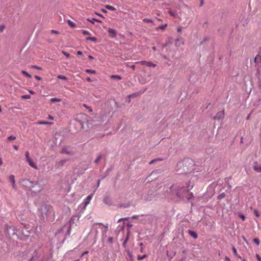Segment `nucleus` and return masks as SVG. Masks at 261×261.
<instances>
[{
	"instance_id": "1",
	"label": "nucleus",
	"mask_w": 261,
	"mask_h": 261,
	"mask_svg": "<svg viewBox=\"0 0 261 261\" xmlns=\"http://www.w3.org/2000/svg\"><path fill=\"white\" fill-rule=\"evenodd\" d=\"M21 185L25 188L31 189L35 185H37V183H35L28 179H23L21 181Z\"/></svg>"
},
{
	"instance_id": "2",
	"label": "nucleus",
	"mask_w": 261,
	"mask_h": 261,
	"mask_svg": "<svg viewBox=\"0 0 261 261\" xmlns=\"http://www.w3.org/2000/svg\"><path fill=\"white\" fill-rule=\"evenodd\" d=\"M136 64H140L142 65H146L148 67H155L156 66V64H155L151 62H148V61H139V62H136Z\"/></svg>"
},
{
	"instance_id": "3",
	"label": "nucleus",
	"mask_w": 261,
	"mask_h": 261,
	"mask_svg": "<svg viewBox=\"0 0 261 261\" xmlns=\"http://www.w3.org/2000/svg\"><path fill=\"white\" fill-rule=\"evenodd\" d=\"M224 110H222V111L218 112L214 118V119H217L218 120H222L224 118Z\"/></svg>"
},
{
	"instance_id": "4",
	"label": "nucleus",
	"mask_w": 261,
	"mask_h": 261,
	"mask_svg": "<svg viewBox=\"0 0 261 261\" xmlns=\"http://www.w3.org/2000/svg\"><path fill=\"white\" fill-rule=\"evenodd\" d=\"M103 202L105 204H106L107 205H111L113 204V202H112V199L108 196H107L105 197V198H104V199L103 200Z\"/></svg>"
},
{
	"instance_id": "5",
	"label": "nucleus",
	"mask_w": 261,
	"mask_h": 261,
	"mask_svg": "<svg viewBox=\"0 0 261 261\" xmlns=\"http://www.w3.org/2000/svg\"><path fill=\"white\" fill-rule=\"evenodd\" d=\"M108 31L110 37L115 38L116 36V32L115 30L109 28Z\"/></svg>"
},
{
	"instance_id": "6",
	"label": "nucleus",
	"mask_w": 261,
	"mask_h": 261,
	"mask_svg": "<svg viewBox=\"0 0 261 261\" xmlns=\"http://www.w3.org/2000/svg\"><path fill=\"white\" fill-rule=\"evenodd\" d=\"M253 169L257 172H261V165L257 162L254 163Z\"/></svg>"
},
{
	"instance_id": "7",
	"label": "nucleus",
	"mask_w": 261,
	"mask_h": 261,
	"mask_svg": "<svg viewBox=\"0 0 261 261\" xmlns=\"http://www.w3.org/2000/svg\"><path fill=\"white\" fill-rule=\"evenodd\" d=\"M92 196L93 195H90L87 197L86 201L84 202V205L83 207L84 209H85L87 205L90 203V201L91 200Z\"/></svg>"
},
{
	"instance_id": "8",
	"label": "nucleus",
	"mask_w": 261,
	"mask_h": 261,
	"mask_svg": "<svg viewBox=\"0 0 261 261\" xmlns=\"http://www.w3.org/2000/svg\"><path fill=\"white\" fill-rule=\"evenodd\" d=\"M67 161V159L62 160L56 164V166H57V167H61L63 166Z\"/></svg>"
},
{
	"instance_id": "9",
	"label": "nucleus",
	"mask_w": 261,
	"mask_h": 261,
	"mask_svg": "<svg viewBox=\"0 0 261 261\" xmlns=\"http://www.w3.org/2000/svg\"><path fill=\"white\" fill-rule=\"evenodd\" d=\"M29 164V165L32 167V168L37 169V167L36 164L33 162L32 159L31 158L27 161Z\"/></svg>"
},
{
	"instance_id": "10",
	"label": "nucleus",
	"mask_w": 261,
	"mask_h": 261,
	"mask_svg": "<svg viewBox=\"0 0 261 261\" xmlns=\"http://www.w3.org/2000/svg\"><path fill=\"white\" fill-rule=\"evenodd\" d=\"M98 225L100 226H102L105 228V229L103 231V233H106L108 228V224H107L106 225H103L102 223H95L93 225V227H95V225Z\"/></svg>"
},
{
	"instance_id": "11",
	"label": "nucleus",
	"mask_w": 261,
	"mask_h": 261,
	"mask_svg": "<svg viewBox=\"0 0 261 261\" xmlns=\"http://www.w3.org/2000/svg\"><path fill=\"white\" fill-rule=\"evenodd\" d=\"M61 153L65 154H72V152L71 151H69L68 148L67 147H64L62 148Z\"/></svg>"
},
{
	"instance_id": "12",
	"label": "nucleus",
	"mask_w": 261,
	"mask_h": 261,
	"mask_svg": "<svg viewBox=\"0 0 261 261\" xmlns=\"http://www.w3.org/2000/svg\"><path fill=\"white\" fill-rule=\"evenodd\" d=\"M87 21H88L89 22L92 23H94V22L95 21H97V22H101L102 21L99 19H96V18H87Z\"/></svg>"
},
{
	"instance_id": "13",
	"label": "nucleus",
	"mask_w": 261,
	"mask_h": 261,
	"mask_svg": "<svg viewBox=\"0 0 261 261\" xmlns=\"http://www.w3.org/2000/svg\"><path fill=\"white\" fill-rule=\"evenodd\" d=\"M189 234L192 237H193V238L194 239H197V233L194 231H192V230H189Z\"/></svg>"
},
{
	"instance_id": "14",
	"label": "nucleus",
	"mask_w": 261,
	"mask_h": 261,
	"mask_svg": "<svg viewBox=\"0 0 261 261\" xmlns=\"http://www.w3.org/2000/svg\"><path fill=\"white\" fill-rule=\"evenodd\" d=\"M184 44V42L183 41H182L181 40H179V39H176L175 40V45L176 46H180L181 45H183Z\"/></svg>"
},
{
	"instance_id": "15",
	"label": "nucleus",
	"mask_w": 261,
	"mask_h": 261,
	"mask_svg": "<svg viewBox=\"0 0 261 261\" xmlns=\"http://www.w3.org/2000/svg\"><path fill=\"white\" fill-rule=\"evenodd\" d=\"M167 24H165L164 25H160L158 28H156V30H157V31L159 30H164L165 29V28L167 27Z\"/></svg>"
},
{
	"instance_id": "16",
	"label": "nucleus",
	"mask_w": 261,
	"mask_h": 261,
	"mask_svg": "<svg viewBox=\"0 0 261 261\" xmlns=\"http://www.w3.org/2000/svg\"><path fill=\"white\" fill-rule=\"evenodd\" d=\"M111 78L113 79H116L118 80H120L122 79V77L121 76L118 75H112L111 76Z\"/></svg>"
},
{
	"instance_id": "17",
	"label": "nucleus",
	"mask_w": 261,
	"mask_h": 261,
	"mask_svg": "<svg viewBox=\"0 0 261 261\" xmlns=\"http://www.w3.org/2000/svg\"><path fill=\"white\" fill-rule=\"evenodd\" d=\"M37 124H45V125L49 124V125H51V124H53V123L52 122H46V121H40L38 122Z\"/></svg>"
},
{
	"instance_id": "18",
	"label": "nucleus",
	"mask_w": 261,
	"mask_h": 261,
	"mask_svg": "<svg viewBox=\"0 0 261 261\" xmlns=\"http://www.w3.org/2000/svg\"><path fill=\"white\" fill-rule=\"evenodd\" d=\"M106 8L109 10H111V11H115L116 10V8H114V7L112 6H110V5H106L105 6Z\"/></svg>"
},
{
	"instance_id": "19",
	"label": "nucleus",
	"mask_w": 261,
	"mask_h": 261,
	"mask_svg": "<svg viewBox=\"0 0 261 261\" xmlns=\"http://www.w3.org/2000/svg\"><path fill=\"white\" fill-rule=\"evenodd\" d=\"M21 73L23 75H25L26 77L28 78H31L32 77L31 75L28 73L27 71L24 70L21 71Z\"/></svg>"
},
{
	"instance_id": "20",
	"label": "nucleus",
	"mask_w": 261,
	"mask_h": 261,
	"mask_svg": "<svg viewBox=\"0 0 261 261\" xmlns=\"http://www.w3.org/2000/svg\"><path fill=\"white\" fill-rule=\"evenodd\" d=\"M67 23L72 28H74L75 26V23L70 20H67Z\"/></svg>"
},
{
	"instance_id": "21",
	"label": "nucleus",
	"mask_w": 261,
	"mask_h": 261,
	"mask_svg": "<svg viewBox=\"0 0 261 261\" xmlns=\"http://www.w3.org/2000/svg\"><path fill=\"white\" fill-rule=\"evenodd\" d=\"M9 179L10 180V181L12 184V183H14V182L15 181V177L14 175H11L9 176Z\"/></svg>"
},
{
	"instance_id": "22",
	"label": "nucleus",
	"mask_w": 261,
	"mask_h": 261,
	"mask_svg": "<svg viewBox=\"0 0 261 261\" xmlns=\"http://www.w3.org/2000/svg\"><path fill=\"white\" fill-rule=\"evenodd\" d=\"M61 99L57 98H53L50 99V101L51 102H60L61 101Z\"/></svg>"
},
{
	"instance_id": "23",
	"label": "nucleus",
	"mask_w": 261,
	"mask_h": 261,
	"mask_svg": "<svg viewBox=\"0 0 261 261\" xmlns=\"http://www.w3.org/2000/svg\"><path fill=\"white\" fill-rule=\"evenodd\" d=\"M85 71L88 73H91V74H95L96 73V71L94 70H92V69H86L85 70Z\"/></svg>"
},
{
	"instance_id": "24",
	"label": "nucleus",
	"mask_w": 261,
	"mask_h": 261,
	"mask_svg": "<svg viewBox=\"0 0 261 261\" xmlns=\"http://www.w3.org/2000/svg\"><path fill=\"white\" fill-rule=\"evenodd\" d=\"M87 40H90L93 42H96L97 41V39L95 37H88L87 38Z\"/></svg>"
},
{
	"instance_id": "25",
	"label": "nucleus",
	"mask_w": 261,
	"mask_h": 261,
	"mask_svg": "<svg viewBox=\"0 0 261 261\" xmlns=\"http://www.w3.org/2000/svg\"><path fill=\"white\" fill-rule=\"evenodd\" d=\"M57 77L59 79H61V80H67V78L65 76L62 75H58L57 76Z\"/></svg>"
},
{
	"instance_id": "26",
	"label": "nucleus",
	"mask_w": 261,
	"mask_h": 261,
	"mask_svg": "<svg viewBox=\"0 0 261 261\" xmlns=\"http://www.w3.org/2000/svg\"><path fill=\"white\" fill-rule=\"evenodd\" d=\"M143 21L147 23H153V20L151 19L144 18Z\"/></svg>"
},
{
	"instance_id": "27",
	"label": "nucleus",
	"mask_w": 261,
	"mask_h": 261,
	"mask_svg": "<svg viewBox=\"0 0 261 261\" xmlns=\"http://www.w3.org/2000/svg\"><path fill=\"white\" fill-rule=\"evenodd\" d=\"M254 243H255L257 246L259 245L260 241L258 238H254L253 240Z\"/></svg>"
},
{
	"instance_id": "28",
	"label": "nucleus",
	"mask_w": 261,
	"mask_h": 261,
	"mask_svg": "<svg viewBox=\"0 0 261 261\" xmlns=\"http://www.w3.org/2000/svg\"><path fill=\"white\" fill-rule=\"evenodd\" d=\"M83 106L84 107H85V108H86L87 110H88V111L90 112H92L93 111H92V109L91 107L88 106L87 105H86V104H84L83 105Z\"/></svg>"
},
{
	"instance_id": "29",
	"label": "nucleus",
	"mask_w": 261,
	"mask_h": 261,
	"mask_svg": "<svg viewBox=\"0 0 261 261\" xmlns=\"http://www.w3.org/2000/svg\"><path fill=\"white\" fill-rule=\"evenodd\" d=\"M25 156L27 161L31 159V158L30 157V153L29 151H27L25 152Z\"/></svg>"
},
{
	"instance_id": "30",
	"label": "nucleus",
	"mask_w": 261,
	"mask_h": 261,
	"mask_svg": "<svg viewBox=\"0 0 261 261\" xmlns=\"http://www.w3.org/2000/svg\"><path fill=\"white\" fill-rule=\"evenodd\" d=\"M225 196V194L224 193H221V194H220L218 196V199H221L223 198H224Z\"/></svg>"
},
{
	"instance_id": "31",
	"label": "nucleus",
	"mask_w": 261,
	"mask_h": 261,
	"mask_svg": "<svg viewBox=\"0 0 261 261\" xmlns=\"http://www.w3.org/2000/svg\"><path fill=\"white\" fill-rule=\"evenodd\" d=\"M31 98V96L30 95H24L21 96V98L27 99H30Z\"/></svg>"
},
{
	"instance_id": "32",
	"label": "nucleus",
	"mask_w": 261,
	"mask_h": 261,
	"mask_svg": "<svg viewBox=\"0 0 261 261\" xmlns=\"http://www.w3.org/2000/svg\"><path fill=\"white\" fill-rule=\"evenodd\" d=\"M31 68H34V69H37V70H42V68L40 67H39V66H36V65H32L31 66Z\"/></svg>"
},
{
	"instance_id": "33",
	"label": "nucleus",
	"mask_w": 261,
	"mask_h": 261,
	"mask_svg": "<svg viewBox=\"0 0 261 261\" xmlns=\"http://www.w3.org/2000/svg\"><path fill=\"white\" fill-rule=\"evenodd\" d=\"M101 158V155H99V156L96 158V159L95 160V162H95L96 164H97V163L99 162V161L100 160Z\"/></svg>"
},
{
	"instance_id": "34",
	"label": "nucleus",
	"mask_w": 261,
	"mask_h": 261,
	"mask_svg": "<svg viewBox=\"0 0 261 261\" xmlns=\"http://www.w3.org/2000/svg\"><path fill=\"white\" fill-rule=\"evenodd\" d=\"M145 257H146V255H144L143 256H138V257H137V259L138 260H140L143 259Z\"/></svg>"
},
{
	"instance_id": "35",
	"label": "nucleus",
	"mask_w": 261,
	"mask_h": 261,
	"mask_svg": "<svg viewBox=\"0 0 261 261\" xmlns=\"http://www.w3.org/2000/svg\"><path fill=\"white\" fill-rule=\"evenodd\" d=\"M82 33L84 35H89L90 34L88 31L85 30H83Z\"/></svg>"
},
{
	"instance_id": "36",
	"label": "nucleus",
	"mask_w": 261,
	"mask_h": 261,
	"mask_svg": "<svg viewBox=\"0 0 261 261\" xmlns=\"http://www.w3.org/2000/svg\"><path fill=\"white\" fill-rule=\"evenodd\" d=\"M62 53L67 58L69 57V56H70V55L68 53H66V51H65L64 50L62 51Z\"/></svg>"
},
{
	"instance_id": "37",
	"label": "nucleus",
	"mask_w": 261,
	"mask_h": 261,
	"mask_svg": "<svg viewBox=\"0 0 261 261\" xmlns=\"http://www.w3.org/2000/svg\"><path fill=\"white\" fill-rule=\"evenodd\" d=\"M16 139V137L13 136H10L8 138V140H14Z\"/></svg>"
},
{
	"instance_id": "38",
	"label": "nucleus",
	"mask_w": 261,
	"mask_h": 261,
	"mask_svg": "<svg viewBox=\"0 0 261 261\" xmlns=\"http://www.w3.org/2000/svg\"><path fill=\"white\" fill-rule=\"evenodd\" d=\"M5 28L4 25H0V32H3Z\"/></svg>"
},
{
	"instance_id": "39",
	"label": "nucleus",
	"mask_w": 261,
	"mask_h": 261,
	"mask_svg": "<svg viewBox=\"0 0 261 261\" xmlns=\"http://www.w3.org/2000/svg\"><path fill=\"white\" fill-rule=\"evenodd\" d=\"M232 251H233L234 255H236V256H238L237 251V250L235 248V247H232Z\"/></svg>"
},
{
	"instance_id": "40",
	"label": "nucleus",
	"mask_w": 261,
	"mask_h": 261,
	"mask_svg": "<svg viewBox=\"0 0 261 261\" xmlns=\"http://www.w3.org/2000/svg\"><path fill=\"white\" fill-rule=\"evenodd\" d=\"M108 241L110 243L112 244L113 242V238L112 237H109L108 239Z\"/></svg>"
},
{
	"instance_id": "41",
	"label": "nucleus",
	"mask_w": 261,
	"mask_h": 261,
	"mask_svg": "<svg viewBox=\"0 0 261 261\" xmlns=\"http://www.w3.org/2000/svg\"><path fill=\"white\" fill-rule=\"evenodd\" d=\"M256 258L258 261H261V257L258 254H256Z\"/></svg>"
},
{
	"instance_id": "42",
	"label": "nucleus",
	"mask_w": 261,
	"mask_h": 261,
	"mask_svg": "<svg viewBox=\"0 0 261 261\" xmlns=\"http://www.w3.org/2000/svg\"><path fill=\"white\" fill-rule=\"evenodd\" d=\"M51 32L53 34H59V32L58 31H56V30H53L51 31Z\"/></svg>"
},
{
	"instance_id": "43",
	"label": "nucleus",
	"mask_w": 261,
	"mask_h": 261,
	"mask_svg": "<svg viewBox=\"0 0 261 261\" xmlns=\"http://www.w3.org/2000/svg\"><path fill=\"white\" fill-rule=\"evenodd\" d=\"M189 195H189V197H187V198H188V199H190V198H191V197H193V193H190L189 194Z\"/></svg>"
},
{
	"instance_id": "44",
	"label": "nucleus",
	"mask_w": 261,
	"mask_h": 261,
	"mask_svg": "<svg viewBox=\"0 0 261 261\" xmlns=\"http://www.w3.org/2000/svg\"><path fill=\"white\" fill-rule=\"evenodd\" d=\"M181 30H182V27L181 26H179L178 27L177 31L178 32H180L181 31Z\"/></svg>"
},
{
	"instance_id": "45",
	"label": "nucleus",
	"mask_w": 261,
	"mask_h": 261,
	"mask_svg": "<svg viewBox=\"0 0 261 261\" xmlns=\"http://www.w3.org/2000/svg\"><path fill=\"white\" fill-rule=\"evenodd\" d=\"M35 78L38 81H40L41 80V78L38 75H35Z\"/></svg>"
},
{
	"instance_id": "46",
	"label": "nucleus",
	"mask_w": 261,
	"mask_h": 261,
	"mask_svg": "<svg viewBox=\"0 0 261 261\" xmlns=\"http://www.w3.org/2000/svg\"><path fill=\"white\" fill-rule=\"evenodd\" d=\"M240 217L244 221L245 219V217L244 215L240 214Z\"/></svg>"
},
{
	"instance_id": "47",
	"label": "nucleus",
	"mask_w": 261,
	"mask_h": 261,
	"mask_svg": "<svg viewBox=\"0 0 261 261\" xmlns=\"http://www.w3.org/2000/svg\"><path fill=\"white\" fill-rule=\"evenodd\" d=\"M169 13L170 15L173 16L174 17L175 16V14L172 11H169Z\"/></svg>"
},
{
	"instance_id": "48",
	"label": "nucleus",
	"mask_w": 261,
	"mask_h": 261,
	"mask_svg": "<svg viewBox=\"0 0 261 261\" xmlns=\"http://www.w3.org/2000/svg\"><path fill=\"white\" fill-rule=\"evenodd\" d=\"M254 214L255 215V216L256 217H258L259 216V214L258 213V212L256 210L254 211Z\"/></svg>"
},
{
	"instance_id": "49",
	"label": "nucleus",
	"mask_w": 261,
	"mask_h": 261,
	"mask_svg": "<svg viewBox=\"0 0 261 261\" xmlns=\"http://www.w3.org/2000/svg\"><path fill=\"white\" fill-rule=\"evenodd\" d=\"M12 187L14 189H16V185L15 184V181L14 182V183H12Z\"/></svg>"
},
{
	"instance_id": "50",
	"label": "nucleus",
	"mask_w": 261,
	"mask_h": 261,
	"mask_svg": "<svg viewBox=\"0 0 261 261\" xmlns=\"http://www.w3.org/2000/svg\"><path fill=\"white\" fill-rule=\"evenodd\" d=\"M48 118L49 119H50V120H53L54 119V117L50 115H49L48 116Z\"/></svg>"
},
{
	"instance_id": "51",
	"label": "nucleus",
	"mask_w": 261,
	"mask_h": 261,
	"mask_svg": "<svg viewBox=\"0 0 261 261\" xmlns=\"http://www.w3.org/2000/svg\"><path fill=\"white\" fill-rule=\"evenodd\" d=\"M225 259L226 261H231V260H230V258H229L228 257H227V256H225Z\"/></svg>"
},
{
	"instance_id": "52",
	"label": "nucleus",
	"mask_w": 261,
	"mask_h": 261,
	"mask_svg": "<svg viewBox=\"0 0 261 261\" xmlns=\"http://www.w3.org/2000/svg\"><path fill=\"white\" fill-rule=\"evenodd\" d=\"M95 14H96V15H98V16H100V17H103V15H101V14H99V13H97V12H95Z\"/></svg>"
},
{
	"instance_id": "53",
	"label": "nucleus",
	"mask_w": 261,
	"mask_h": 261,
	"mask_svg": "<svg viewBox=\"0 0 261 261\" xmlns=\"http://www.w3.org/2000/svg\"><path fill=\"white\" fill-rule=\"evenodd\" d=\"M88 251H85L83 253V254L81 255V256H82L83 255H85V254H88Z\"/></svg>"
},
{
	"instance_id": "54",
	"label": "nucleus",
	"mask_w": 261,
	"mask_h": 261,
	"mask_svg": "<svg viewBox=\"0 0 261 261\" xmlns=\"http://www.w3.org/2000/svg\"><path fill=\"white\" fill-rule=\"evenodd\" d=\"M13 147H14V148L16 150H17L18 149V146H16V145H14V146H13Z\"/></svg>"
},
{
	"instance_id": "55",
	"label": "nucleus",
	"mask_w": 261,
	"mask_h": 261,
	"mask_svg": "<svg viewBox=\"0 0 261 261\" xmlns=\"http://www.w3.org/2000/svg\"><path fill=\"white\" fill-rule=\"evenodd\" d=\"M130 68H132L133 69V70H135V66L134 65H132L130 66Z\"/></svg>"
},
{
	"instance_id": "56",
	"label": "nucleus",
	"mask_w": 261,
	"mask_h": 261,
	"mask_svg": "<svg viewBox=\"0 0 261 261\" xmlns=\"http://www.w3.org/2000/svg\"><path fill=\"white\" fill-rule=\"evenodd\" d=\"M29 92L30 93H31L32 94H35V92L33 91H32V90H29Z\"/></svg>"
},
{
	"instance_id": "57",
	"label": "nucleus",
	"mask_w": 261,
	"mask_h": 261,
	"mask_svg": "<svg viewBox=\"0 0 261 261\" xmlns=\"http://www.w3.org/2000/svg\"><path fill=\"white\" fill-rule=\"evenodd\" d=\"M77 54L79 55H82V52L81 51H77Z\"/></svg>"
},
{
	"instance_id": "58",
	"label": "nucleus",
	"mask_w": 261,
	"mask_h": 261,
	"mask_svg": "<svg viewBox=\"0 0 261 261\" xmlns=\"http://www.w3.org/2000/svg\"><path fill=\"white\" fill-rule=\"evenodd\" d=\"M203 4V0H200V6H202Z\"/></svg>"
},
{
	"instance_id": "59",
	"label": "nucleus",
	"mask_w": 261,
	"mask_h": 261,
	"mask_svg": "<svg viewBox=\"0 0 261 261\" xmlns=\"http://www.w3.org/2000/svg\"><path fill=\"white\" fill-rule=\"evenodd\" d=\"M86 80L88 82H91V79L89 77L86 79Z\"/></svg>"
},
{
	"instance_id": "60",
	"label": "nucleus",
	"mask_w": 261,
	"mask_h": 261,
	"mask_svg": "<svg viewBox=\"0 0 261 261\" xmlns=\"http://www.w3.org/2000/svg\"><path fill=\"white\" fill-rule=\"evenodd\" d=\"M176 194L179 197H181L182 196L181 195L179 194V192H177Z\"/></svg>"
},
{
	"instance_id": "61",
	"label": "nucleus",
	"mask_w": 261,
	"mask_h": 261,
	"mask_svg": "<svg viewBox=\"0 0 261 261\" xmlns=\"http://www.w3.org/2000/svg\"><path fill=\"white\" fill-rule=\"evenodd\" d=\"M88 58H89L90 59H93V57L92 56H91V55H89V56H88Z\"/></svg>"
},
{
	"instance_id": "62",
	"label": "nucleus",
	"mask_w": 261,
	"mask_h": 261,
	"mask_svg": "<svg viewBox=\"0 0 261 261\" xmlns=\"http://www.w3.org/2000/svg\"><path fill=\"white\" fill-rule=\"evenodd\" d=\"M136 94H132V95H130L129 96L131 97H134L135 96H136Z\"/></svg>"
},
{
	"instance_id": "63",
	"label": "nucleus",
	"mask_w": 261,
	"mask_h": 261,
	"mask_svg": "<svg viewBox=\"0 0 261 261\" xmlns=\"http://www.w3.org/2000/svg\"><path fill=\"white\" fill-rule=\"evenodd\" d=\"M154 162V160H152L149 162V164H152Z\"/></svg>"
},
{
	"instance_id": "64",
	"label": "nucleus",
	"mask_w": 261,
	"mask_h": 261,
	"mask_svg": "<svg viewBox=\"0 0 261 261\" xmlns=\"http://www.w3.org/2000/svg\"><path fill=\"white\" fill-rule=\"evenodd\" d=\"M2 164H3L2 160V159L0 158V165H1Z\"/></svg>"
}]
</instances>
